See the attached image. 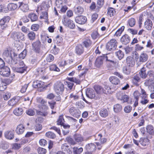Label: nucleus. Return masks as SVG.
Segmentation results:
<instances>
[{"mask_svg": "<svg viewBox=\"0 0 154 154\" xmlns=\"http://www.w3.org/2000/svg\"><path fill=\"white\" fill-rule=\"evenodd\" d=\"M54 57L51 54H48L46 58V60L47 62H50L54 60Z\"/></svg>", "mask_w": 154, "mask_h": 154, "instance_id": "603ef678", "label": "nucleus"}, {"mask_svg": "<svg viewBox=\"0 0 154 154\" xmlns=\"http://www.w3.org/2000/svg\"><path fill=\"white\" fill-rule=\"evenodd\" d=\"M124 26H122L121 28L119 29L116 32L115 35L116 36H120L124 31Z\"/></svg>", "mask_w": 154, "mask_h": 154, "instance_id": "a19ab883", "label": "nucleus"}, {"mask_svg": "<svg viewBox=\"0 0 154 154\" xmlns=\"http://www.w3.org/2000/svg\"><path fill=\"white\" fill-rule=\"evenodd\" d=\"M37 100L38 102L41 103L42 106L47 104L46 101H45L44 100L41 98H37Z\"/></svg>", "mask_w": 154, "mask_h": 154, "instance_id": "864d4df0", "label": "nucleus"}, {"mask_svg": "<svg viewBox=\"0 0 154 154\" xmlns=\"http://www.w3.org/2000/svg\"><path fill=\"white\" fill-rule=\"evenodd\" d=\"M63 1L62 0H56L55 4L56 6L58 8H60L62 6Z\"/></svg>", "mask_w": 154, "mask_h": 154, "instance_id": "0e129e2a", "label": "nucleus"}, {"mask_svg": "<svg viewBox=\"0 0 154 154\" xmlns=\"http://www.w3.org/2000/svg\"><path fill=\"white\" fill-rule=\"evenodd\" d=\"M25 130V127L22 124H19L17 127L16 132L18 134H22Z\"/></svg>", "mask_w": 154, "mask_h": 154, "instance_id": "2eb2a0df", "label": "nucleus"}, {"mask_svg": "<svg viewBox=\"0 0 154 154\" xmlns=\"http://www.w3.org/2000/svg\"><path fill=\"white\" fill-rule=\"evenodd\" d=\"M42 110L41 111L36 110V112L38 115L43 116H46L48 114V112L47 110L48 109V107L46 104L42 106Z\"/></svg>", "mask_w": 154, "mask_h": 154, "instance_id": "6e6552de", "label": "nucleus"}, {"mask_svg": "<svg viewBox=\"0 0 154 154\" xmlns=\"http://www.w3.org/2000/svg\"><path fill=\"white\" fill-rule=\"evenodd\" d=\"M117 41L114 39H111L106 44V49L109 51L114 50L116 48Z\"/></svg>", "mask_w": 154, "mask_h": 154, "instance_id": "423d86ee", "label": "nucleus"}, {"mask_svg": "<svg viewBox=\"0 0 154 154\" xmlns=\"http://www.w3.org/2000/svg\"><path fill=\"white\" fill-rule=\"evenodd\" d=\"M11 66L13 70H15L16 72H18L23 73L26 70L24 67H17V68H15L12 66Z\"/></svg>", "mask_w": 154, "mask_h": 154, "instance_id": "f704fd0d", "label": "nucleus"}, {"mask_svg": "<svg viewBox=\"0 0 154 154\" xmlns=\"http://www.w3.org/2000/svg\"><path fill=\"white\" fill-rule=\"evenodd\" d=\"M18 99L14 97L8 101V104L9 106H14L18 103Z\"/></svg>", "mask_w": 154, "mask_h": 154, "instance_id": "c85d7f7f", "label": "nucleus"}, {"mask_svg": "<svg viewBox=\"0 0 154 154\" xmlns=\"http://www.w3.org/2000/svg\"><path fill=\"white\" fill-rule=\"evenodd\" d=\"M0 74L4 76H8L10 74V69L8 67H5L0 70Z\"/></svg>", "mask_w": 154, "mask_h": 154, "instance_id": "9b49d317", "label": "nucleus"}, {"mask_svg": "<svg viewBox=\"0 0 154 154\" xmlns=\"http://www.w3.org/2000/svg\"><path fill=\"white\" fill-rule=\"evenodd\" d=\"M99 34L97 31L94 32L91 34V37L94 39H96L98 36Z\"/></svg>", "mask_w": 154, "mask_h": 154, "instance_id": "774afa93", "label": "nucleus"}, {"mask_svg": "<svg viewBox=\"0 0 154 154\" xmlns=\"http://www.w3.org/2000/svg\"><path fill=\"white\" fill-rule=\"evenodd\" d=\"M19 7L23 11L26 12L29 10V7L27 4L22 2H19Z\"/></svg>", "mask_w": 154, "mask_h": 154, "instance_id": "4be33fe9", "label": "nucleus"}, {"mask_svg": "<svg viewBox=\"0 0 154 154\" xmlns=\"http://www.w3.org/2000/svg\"><path fill=\"white\" fill-rule=\"evenodd\" d=\"M6 138L9 140H12L14 137V134L11 131H7L4 134Z\"/></svg>", "mask_w": 154, "mask_h": 154, "instance_id": "aec40b11", "label": "nucleus"}, {"mask_svg": "<svg viewBox=\"0 0 154 154\" xmlns=\"http://www.w3.org/2000/svg\"><path fill=\"white\" fill-rule=\"evenodd\" d=\"M149 140L147 138H145L142 141H140L141 144L143 146H146L149 143Z\"/></svg>", "mask_w": 154, "mask_h": 154, "instance_id": "de8ad7c7", "label": "nucleus"}, {"mask_svg": "<svg viewBox=\"0 0 154 154\" xmlns=\"http://www.w3.org/2000/svg\"><path fill=\"white\" fill-rule=\"evenodd\" d=\"M39 26L38 24H32L31 26V29L33 31H36L39 29Z\"/></svg>", "mask_w": 154, "mask_h": 154, "instance_id": "4d7b16f0", "label": "nucleus"}, {"mask_svg": "<svg viewBox=\"0 0 154 154\" xmlns=\"http://www.w3.org/2000/svg\"><path fill=\"white\" fill-rule=\"evenodd\" d=\"M126 60L127 63L129 66L132 67L134 65V61L133 58L131 56L128 57L126 58Z\"/></svg>", "mask_w": 154, "mask_h": 154, "instance_id": "a878e982", "label": "nucleus"}, {"mask_svg": "<svg viewBox=\"0 0 154 154\" xmlns=\"http://www.w3.org/2000/svg\"><path fill=\"white\" fill-rule=\"evenodd\" d=\"M131 109L132 107L131 106H127L125 107L124 110L125 112L128 113L131 111Z\"/></svg>", "mask_w": 154, "mask_h": 154, "instance_id": "e2e57ef3", "label": "nucleus"}, {"mask_svg": "<svg viewBox=\"0 0 154 154\" xmlns=\"http://www.w3.org/2000/svg\"><path fill=\"white\" fill-rule=\"evenodd\" d=\"M44 83L42 81L37 80L33 82V87L35 88L43 87Z\"/></svg>", "mask_w": 154, "mask_h": 154, "instance_id": "6ab92c4d", "label": "nucleus"}, {"mask_svg": "<svg viewBox=\"0 0 154 154\" xmlns=\"http://www.w3.org/2000/svg\"><path fill=\"white\" fill-rule=\"evenodd\" d=\"M4 57L7 60L8 59V63L12 65L16 64L17 62L15 61L16 57L17 56L16 54L10 49L5 50L3 53Z\"/></svg>", "mask_w": 154, "mask_h": 154, "instance_id": "f257e3e1", "label": "nucleus"}, {"mask_svg": "<svg viewBox=\"0 0 154 154\" xmlns=\"http://www.w3.org/2000/svg\"><path fill=\"white\" fill-rule=\"evenodd\" d=\"M18 7L17 4L14 3H10L8 4L7 8L8 10L11 11L15 10Z\"/></svg>", "mask_w": 154, "mask_h": 154, "instance_id": "2f4dec72", "label": "nucleus"}, {"mask_svg": "<svg viewBox=\"0 0 154 154\" xmlns=\"http://www.w3.org/2000/svg\"><path fill=\"white\" fill-rule=\"evenodd\" d=\"M69 112L73 116L77 117V110L75 108L72 107L69 109Z\"/></svg>", "mask_w": 154, "mask_h": 154, "instance_id": "c9c22d12", "label": "nucleus"}, {"mask_svg": "<svg viewBox=\"0 0 154 154\" xmlns=\"http://www.w3.org/2000/svg\"><path fill=\"white\" fill-rule=\"evenodd\" d=\"M14 115L17 116L21 115L23 113V110L22 108H15L13 111Z\"/></svg>", "mask_w": 154, "mask_h": 154, "instance_id": "cd10ccee", "label": "nucleus"}, {"mask_svg": "<svg viewBox=\"0 0 154 154\" xmlns=\"http://www.w3.org/2000/svg\"><path fill=\"white\" fill-rule=\"evenodd\" d=\"M146 98V97L142 96V99L141 100L140 103L142 104H146L148 102L149 100H148Z\"/></svg>", "mask_w": 154, "mask_h": 154, "instance_id": "338daca9", "label": "nucleus"}, {"mask_svg": "<svg viewBox=\"0 0 154 154\" xmlns=\"http://www.w3.org/2000/svg\"><path fill=\"white\" fill-rule=\"evenodd\" d=\"M116 56L120 60L124 57V54L121 50H119L116 53Z\"/></svg>", "mask_w": 154, "mask_h": 154, "instance_id": "a18cd8bd", "label": "nucleus"}, {"mask_svg": "<svg viewBox=\"0 0 154 154\" xmlns=\"http://www.w3.org/2000/svg\"><path fill=\"white\" fill-rule=\"evenodd\" d=\"M54 90L58 94H62L64 89V85L60 82H57L54 85Z\"/></svg>", "mask_w": 154, "mask_h": 154, "instance_id": "7ed1b4c3", "label": "nucleus"}, {"mask_svg": "<svg viewBox=\"0 0 154 154\" xmlns=\"http://www.w3.org/2000/svg\"><path fill=\"white\" fill-rule=\"evenodd\" d=\"M37 150L39 154H45L46 152V150L45 149L41 147L38 148Z\"/></svg>", "mask_w": 154, "mask_h": 154, "instance_id": "6e6d98bb", "label": "nucleus"}, {"mask_svg": "<svg viewBox=\"0 0 154 154\" xmlns=\"http://www.w3.org/2000/svg\"><path fill=\"white\" fill-rule=\"evenodd\" d=\"M66 141L72 145L75 144L77 142V135L75 134L72 138L67 137L66 138Z\"/></svg>", "mask_w": 154, "mask_h": 154, "instance_id": "1a4fd4ad", "label": "nucleus"}, {"mask_svg": "<svg viewBox=\"0 0 154 154\" xmlns=\"http://www.w3.org/2000/svg\"><path fill=\"white\" fill-rule=\"evenodd\" d=\"M95 140L99 141L95 143L97 148L99 150H100L102 148L101 145L104 143L106 142V139L105 138H102V135L101 134H99L98 135H95Z\"/></svg>", "mask_w": 154, "mask_h": 154, "instance_id": "f03ea898", "label": "nucleus"}, {"mask_svg": "<svg viewBox=\"0 0 154 154\" xmlns=\"http://www.w3.org/2000/svg\"><path fill=\"white\" fill-rule=\"evenodd\" d=\"M26 50H24L19 54V57L21 59H24L26 55Z\"/></svg>", "mask_w": 154, "mask_h": 154, "instance_id": "5fc2aeb1", "label": "nucleus"}, {"mask_svg": "<svg viewBox=\"0 0 154 154\" xmlns=\"http://www.w3.org/2000/svg\"><path fill=\"white\" fill-rule=\"evenodd\" d=\"M116 96L118 99L122 101L123 103L127 102L129 99L128 96L122 91L118 92L116 94Z\"/></svg>", "mask_w": 154, "mask_h": 154, "instance_id": "0eeeda50", "label": "nucleus"}, {"mask_svg": "<svg viewBox=\"0 0 154 154\" xmlns=\"http://www.w3.org/2000/svg\"><path fill=\"white\" fill-rule=\"evenodd\" d=\"M28 17L30 19L32 22L36 21L38 19L37 16L36 14L33 13L29 14Z\"/></svg>", "mask_w": 154, "mask_h": 154, "instance_id": "72a5a7b5", "label": "nucleus"}, {"mask_svg": "<svg viewBox=\"0 0 154 154\" xmlns=\"http://www.w3.org/2000/svg\"><path fill=\"white\" fill-rule=\"evenodd\" d=\"M46 136L48 138L54 139L56 137L55 134L51 131H48L45 134Z\"/></svg>", "mask_w": 154, "mask_h": 154, "instance_id": "ea45409f", "label": "nucleus"}, {"mask_svg": "<svg viewBox=\"0 0 154 154\" xmlns=\"http://www.w3.org/2000/svg\"><path fill=\"white\" fill-rule=\"evenodd\" d=\"M85 148L87 150L91 152H93L96 149V145L92 143H88L86 145Z\"/></svg>", "mask_w": 154, "mask_h": 154, "instance_id": "412c9836", "label": "nucleus"}, {"mask_svg": "<svg viewBox=\"0 0 154 154\" xmlns=\"http://www.w3.org/2000/svg\"><path fill=\"white\" fill-rule=\"evenodd\" d=\"M98 17V15L96 13L93 14L91 16V22L93 23L97 18Z\"/></svg>", "mask_w": 154, "mask_h": 154, "instance_id": "69168bd1", "label": "nucleus"}, {"mask_svg": "<svg viewBox=\"0 0 154 154\" xmlns=\"http://www.w3.org/2000/svg\"><path fill=\"white\" fill-rule=\"evenodd\" d=\"M41 43L40 41L38 40L35 42H33L32 44V47L37 53H39L41 47Z\"/></svg>", "mask_w": 154, "mask_h": 154, "instance_id": "f8f14e48", "label": "nucleus"}, {"mask_svg": "<svg viewBox=\"0 0 154 154\" xmlns=\"http://www.w3.org/2000/svg\"><path fill=\"white\" fill-rule=\"evenodd\" d=\"M19 32H12L11 34V37L14 38V40H16L18 39Z\"/></svg>", "mask_w": 154, "mask_h": 154, "instance_id": "052dcab7", "label": "nucleus"}, {"mask_svg": "<svg viewBox=\"0 0 154 154\" xmlns=\"http://www.w3.org/2000/svg\"><path fill=\"white\" fill-rule=\"evenodd\" d=\"M82 65H80L78 66V70H79V72L80 73V75L79 76L80 77L83 76L86 72V70L84 69H82Z\"/></svg>", "mask_w": 154, "mask_h": 154, "instance_id": "4c0bfd02", "label": "nucleus"}, {"mask_svg": "<svg viewBox=\"0 0 154 154\" xmlns=\"http://www.w3.org/2000/svg\"><path fill=\"white\" fill-rule=\"evenodd\" d=\"M114 11L115 9L113 8H108L107 14L110 17H111L113 16Z\"/></svg>", "mask_w": 154, "mask_h": 154, "instance_id": "8fccbe9b", "label": "nucleus"}, {"mask_svg": "<svg viewBox=\"0 0 154 154\" xmlns=\"http://www.w3.org/2000/svg\"><path fill=\"white\" fill-rule=\"evenodd\" d=\"M87 20L86 17L83 16H78V23L79 24H84Z\"/></svg>", "mask_w": 154, "mask_h": 154, "instance_id": "393cba45", "label": "nucleus"}, {"mask_svg": "<svg viewBox=\"0 0 154 154\" xmlns=\"http://www.w3.org/2000/svg\"><path fill=\"white\" fill-rule=\"evenodd\" d=\"M50 70L51 71L59 72L60 70L59 69L57 66L56 64H54L50 65L49 66Z\"/></svg>", "mask_w": 154, "mask_h": 154, "instance_id": "37998d69", "label": "nucleus"}, {"mask_svg": "<svg viewBox=\"0 0 154 154\" xmlns=\"http://www.w3.org/2000/svg\"><path fill=\"white\" fill-rule=\"evenodd\" d=\"M83 47L81 45L79 46L78 48V54L81 55L84 52Z\"/></svg>", "mask_w": 154, "mask_h": 154, "instance_id": "bf43d9fd", "label": "nucleus"}, {"mask_svg": "<svg viewBox=\"0 0 154 154\" xmlns=\"http://www.w3.org/2000/svg\"><path fill=\"white\" fill-rule=\"evenodd\" d=\"M106 60L110 62L114 63L113 60V54L112 53H110L105 55Z\"/></svg>", "mask_w": 154, "mask_h": 154, "instance_id": "7c9ffc66", "label": "nucleus"}, {"mask_svg": "<svg viewBox=\"0 0 154 154\" xmlns=\"http://www.w3.org/2000/svg\"><path fill=\"white\" fill-rule=\"evenodd\" d=\"M152 26V23L151 20L149 19L147 20L145 22V27L148 30H151Z\"/></svg>", "mask_w": 154, "mask_h": 154, "instance_id": "a211bd4d", "label": "nucleus"}, {"mask_svg": "<svg viewBox=\"0 0 154 154\" xmlns=\"http://www.w3.org/2000/svg\"><path fill=\"white\" fill-rule=\"evenodd\" d=\"M86 95L87 97L91 99L97 100L99 99V95L97 94L91 88H88L86 92Z\"/></svg>", "mask_w": 154, "mask_h": 154, "instance_id": "20e7f679", "label": "nucleus"}, {"mask_svg": "<svg viewBox=\"0 0 154 154\" xmlns=\"http://www.w3.org/2000/svg\"><path fill=\"white\" fill-rule=\"evenodd\" d=\"M146 132L151 135H154V128L151 125H148L146 127Z\"/></svg>", "mask_w": 154, "mask_h": 154, "instance_id": "bb28decb", "label": "nucleus"}, {"mask_svg": "<svg viewBox=\"0 0 154 154\" xmlns=\"http://www.w3.org/2000/svg\"><path fill=\"white\" fill-rule=\"evenodd\" d=\"M136 57H135V59H139V61L137 63V64L139 63L140 64L142 63H144L148 59V55L147 54L144 52L142 53L139 57L138 54H135Z\"/></svg>", "mask_w": 154, "mask_h": 154, "instance_id": "39448f33", "label": "nucleus"}, {"mask_svg": "<svg viewBox=\"0 0 154 154\" xmlns=\"http://www.w3.org/2000/svg\"><path fill=\"white\" fill-rule=\"evenodd\" d=\"M55 41H56V44L58 45H60V44L62 42L63 38L61 37L58 35L55 38Z\"/></svg>", "mask_w": 154, "mask_h": 154, "instance_id": "3c124183", "label": "nucleus"}, {"mask_svg": "<svg viewBox=\"0 0 154 154\" xmlns=\"http://www.w3.org/2000/svg\"><path fill=\"white\" fill-rule=\"evenodd\" d=\"M104 58V57L102 56L99 57L97 58L95 63L96 66L99 67L103 64Z\"/></svg>", "mask_w": 154, "mask_h": 154, "instance_id": "dca6fc26", "label": "nucleus"}, {"mask_svg": "<svg viewBox=\"0 0 154 154\" xmlns=\"http://www.w3.org/2000/svg\"><path fill=\"white\" fill-rule=\"evenodd\" d=\"M63 22L64 25L66 26H67L68 27L71 29H73L75 26V25L72 20L69 19L67 20L65 17L64 18V20L63 21Z\"/></svg>", "mask_w": 154, "mask_h": 154, "instance_id": "9d476101", "label": "nucleus"}, {"mask_svg": "<svg viewBox=\"0 0 154 154\" xmlns=\"http://www.w3.org/2000/svg\"><path fill=\"white\" fill-rule=\"evenodd\" d=\"M114 110L116 112H120L122 109V106L119 104H117L114 106Z\"/></svg>", "mask_w": 154, "mask_h": 154, "instance_id": "58836bf2", "label": "nucleus"}, {"mask_svg": "<svg viewBox=\"0 0 154 154\" xmlns=\"http://www.w3.org/2000/svg\"><path fill=\"white\" fill-rule=\"evenodd\" d=\"M129 26L131 27L133 26L135 24V20L134 19L131 18L128 21Z\"/></svg>", "mask_w": 154, "mask_h": 154, "instance_id": "13d9d810", "label": "nucleus"}, {"mask_svg": "<svg viewBox=\"0 0 154 154\" xmlns=\"http://www.w3.org/2000/svg\"><path fill=\"white\" fill-rule=\"evenodd\" d=\"M61 149L63 151L66 152L67 154H71L72 153L69 146L66 143H64L62 145Z\"/></svg>", "mask_w": 154, "mask_h": 154, "instance_id": "f3484780", "label": "nucleus"}, {"mask_svg": "<svg viewBox=\"0 0 154 154\" xmlns=\"http://www.w3.org/2000/svg\"><path fill=\"white\" fill-rule=\"evenodd\" d=\"M35 33L33 31L30 32L27 34L28 39L31 41H33L35 38Z\"/></svg>", "mask_w": 154, "mask_h": 154, "instance_id": "473e14b6", "label": "nucleus"}, {"mask_svg": "<svg viewBox=\"0 0 154 154\" xmlns=\"http://www.w3.org/2000/svg\"><path fill=\"white\" fill-rule=\"evenodd\" d=\"M130 40V36L127 34L123 35L120 39L121 42L124 45H126L129 43Z\"/></svg>", "mask_w": 154, "mask_h": 154, "instance_id": "ddd939ff", "label": "nucleus"}, {"mask_svg": "<svg viewBox=\"0 0 154 154\" xmlns=\"http://www.w3.org/2000/svg\"><path fill=\"white\" fill-rule=\"evenodd\" d=\"M140 79L138 76V75L136 74L134 75L133 77L132 82L134 84L136 85H137L138 82L140 81Z\"/></svg>", "mask_w": 154, "mask_h": 154, "instance_id": "c03bdc74", "label": "nucleus"}, {"mask_svg": "<svg viewBox=\"0 0 154 154\" xmlns=\"http://www.w3.org/2000/svg\"><path fill=\"white\" fill-rule=\"evenodd\" d=\"M94 88L95 90L96 94L99 95V98H100V94L104 93L103 89L101 86L99 85H95L94 87Z\"/></svg>", "mask_w": 154, "mask_h": 154, "instance_id": "4468645a", "label": "nucleus"}, {"mask_svg": "<svg viewBox=\"0 0 154 154\" xmlns=\"http://www.w3.org/2000/svg\"><path fill=\"white\" fill-rule=\"evenodd\" d=\"M104 3V0H97V4L99 8H101L103 6Z\"/></svg>", "mask_w": 154, "mask_h": 154, "instance_id": "680f3d73", "label": "nucleus"}, {"mask_svg": "<svg viewBox=\"0 0 154 154\" xmlns=\"http://www.w3.org/2000/svg\"><path fill=\"white\" fill-rule=\"evenodd\" d=\"M140 76L141 78L145 79L148 76L147 73H146V69L144 67H143L140 70L139 72Z\"/></svg>", "mask_w": 154, "mask_h": 154, "instance_id": "5701e85b", "label": "nucleus"}, {"mask_svg": "<svg viewBox=\"0 0 154 154\" xmlns=\"http://www.w3.org/2000/svg\"><path fill=\"white\" fill-rule=\"evenodd\" d=\"M91 43V41L89 38L85 39L83 42V45L86 48H88L90 46Z\"/></svg>", "mask_w": 154, "mask_h": 154, "instance_id": "e433bc0d", "label": "nucleus"}, {"mask_svg": "<svg viewBox=\"0 0 154 154\" xmlns=\"http://www.w3.org/2000/svg\"><path fill=\"white\" fill-rule=\"evenodd\" d=\"M146 66L149 69L154 68V62L151 61H148L145 64Z\"/></svg>", "mask_w": 154, "mask_h": 154, "instance_id": "49530a36", "label": "nucleus"}, {"mask_svg": "<svg viewBox=\"0 0 154 154\" xmlns=\"http://www.w3.org/2000/svg\"><path fill=\"white\" fill-rule=\"evenodd\" d=\"M109 80L112 84L115 85H118L120 83L119 79L115 76H113L110 77Z\"/></svg>", "mask_w": 154, "mask_h": 154, "instance_id": "b1692460", "label": "nucleus"}, {"mask_svg": "<svg viewBox=\"0 0 154 154\" xmlns=\"http://www.w3.org/2000/svg\"><path fill=\"white\" fill-rule=\"evenodd\" d=\"M100 115L103 117L105 118L108 115L109 112L106 109H103L99 112Z\"/></svg>", "mask_w": 154, "mask_h": 154, "instance_id": "c756f323", "label": "nucleus"}, {"mask_svg": "<svg viewBox=\"0 0 154 154\" xmlns=\"http://www.w3.org/2000/svg\"><path fill=\"white\" fill-rule=\"evenodd\" d=\"M64 122V119L63 118V116H60L58 120H57V124L58 125H61L63 124V122Z\"/></svg>", "mask_w": 154, "mask_h": 154, "instance_id": "09e8293b", "label": "nucleus"}, {"mask_svg": "<svg viewBox=\"0 0 154 154\" xmlns=\"http://www.w3.org/2000/svg\"><path fill=\"white\" fill-rule=\"evenodd\" d=\"M123 72L124 73L128 75L131 72V69L129 66H124L122 69Z\"/></svg>", "mask_w": 154, "mask_h": 154, "instance_id": "79ce46f5", "label": "nucleus"}]
</instances>
